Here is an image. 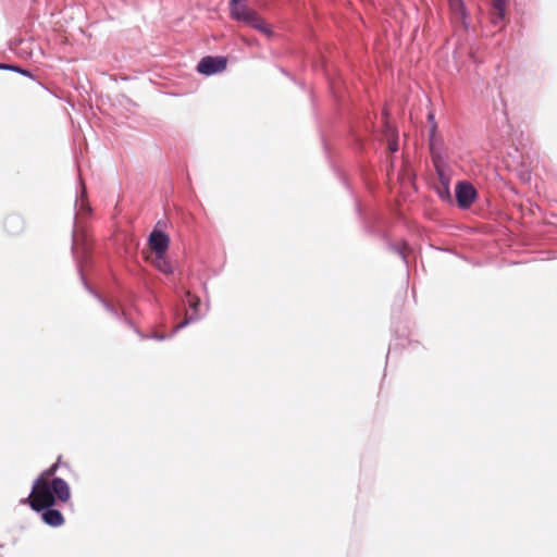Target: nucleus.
I'll use <instances>...</instances> for the list:
<instances>
[{
    "mask_svg": "<svg viewBox=\"0 0 557 557\" xmlns=\"http://www.w3.org/2000/svg\"><path fill=\"white\" fill-rule=\"evenodd\" d=\"M508 1L509 0H492V14L494 24H498L505 18Z\"/></svg>",
    "mask_w": 557,
    "mask_h": 557,
    "instance_id": "obj_9",
    "label": "nucleus"
},
{
    "mask_svg": "<svg viewBox=\"0 0 557 557\" xmlns=\"http://www.w3.org/2000/svg\"><path fill=\"white\" fill-rule=\"evenodd\" d=\"M137 333L140 335L141 338H152V339H156V341H164L168 336L163 333H160V332H153L150 336H144L139 331H137ZM173 332L171 333V336H173Z\"/></svg>",
    "mask_w": 557,
    "mask_h": 557,
    "instance_id": "obj_16",
    "label": "nucleus"
},
{
    "mask_svg": "<svg viewBox=\"0 0 557 557\" xmlns=\"http://www.w3.org/2000/svg\"><path fill=\"white\" fill-rule=\"evenodd\" d=\"M91 209L86 201V188L82 186L81 195L75 200V215L72 231V253L75 258L76 265L86 289H88L99 301L104 306L113 317L121 319L122 317L126 322L127 318L124 312H120L119 308L102 298L99 294L90 288L86 281V270L91 263L92 244L89 239L88 232L85 225V220L90 215Z\"/></svg>",
    "mask_w": 557,
    "mask_h": 557,
    "instance_id": "obj_1",
    "label": "nucleus"
},
{
    "mask_svg": "<svg viewBox=\"0 0 557 557\" xmlns=\"http://www.w3.org/2000/svg\"><path fill=\"white\" fill-rule=\"evenodd\" d=\"M148 243L156 256L162 257L169 248L170 238L165 233L153 230L149 235Z\"/></svg>",
    "mask_w": 557,
    "mask_h": 557,
    "instance_id": "obj_7",
    "label": "nucleus"
},
{
    "mask_svg": "<svg viewBox=\"0 0 557 557\" xmlns=\"http://www.w3.org/2000/svg\"><path fill=\"white\" fill-rule=\"evenodd\" d=\"M180 315H181V311H180V309H178V308H176V309L174 310V317H175V319H178V317H180Z\"/></svg>",
    "mask_w": 557,
    "mask_h": 557,
    "instance_id": "obj_20",
    "label": "nucleus"
},
{
    "mask_svg": "<svg viewBox=\"0 0 557 557\" xmlns=\"http://www.w3.org/2000/svg\"><path fill=\"white\" fill-rule=\"evenodd\" d=\"M407 249H408V246L405 244L403 245L401 247H398L397 248V252L400 255V257L403 258V260L407 263Z\"/></svg>",
    "mask_w": 557,
    "mask_h": 557,
    "instance_id": "obj_17",
    "label": "nucleus"
},
{
    "mask_svg": "<svg viewBox=\"0 0 557 557\" xmlns=\"http://www.w3.org/2000/svg\"><path fill=\"white\" fill-rule=\"evenodd\" d=\"M457 203L460 208H469L478 197V191L472 184L466 181L458 182L455 189Z\"/></svg>",
    "mask_w": 557,
    "mask_h": 557,
    "instance_id": "obj_5",
    "label": "nucleus"
},
{
    "mask_svg": "<svg viewBox=\"0 0 557 557\" xmlns=\"http://www.w3.org/2000/svg\"><path fill=\"white\" fill-rule=\"evenodd\" d=\"M185 295L189 299V308L191 309L193 313L190 315L185 313L184 320L178 322L174 326L173 334H175L180 330L186 327L190 323L199 321L201 319V314L199 313L200 298L193 296L191 293L188 290L185 293Z\"/></svg>",
    "mask_w": 557,
    "mask_h": 557,
    "instance_id": "obj_6",
    "label": "nucleus"
},
{
    "mask_svg": "<svg viewBox=\"0 0 557 557\" xmlns=\"http://www.w3.org/2000/svg\"><path fill=\"white\" fill-rule=\"evenodd\" d=\"M435 132H436V125L433 124L430 129V149L434 157H435V147H436Z\"/></svg>",
    "mask_w": 557,
    "mask_h": 557,
    "instance_id": "obj_15",
    "label": "nucleus"
},
{
    "mask_svg": "<svg viewBox=\"0 0 557 557\" xmlns=\"http://www.w3.org/2000/svg\"><path fill=\"white\" fill-rule=\"evenodd\" d=\"M154 264L159 271H161L165 274L173 273V267H172L171 262L164 258V256H162V257L156 256Z\"/></svg>",
    "mask_w": 557,
    "mask_h": 557,
    "instance_id": "obj_11",
    "label": "nucleus"
},
{
    "mask_svg": "<svg viewBox=\"0 0 557 557\" xmlns=\"http://www.w3.org/2000/svg\"><path fill=\"white\" fill-rule=\"evenodd\" d=\"M23 221L18 215H11L5 220L8 232L15 234L22 230Z\"/></svg>",
    "mask_w": 557,
    "mask_h": 557,
    "instance_id": "obj_10",
    "label": "nucleus"
},
{
    "mask_svg": "<svg viewBox=\"0 0 557 557\" xmlns=\"http://www.w3.org/2000/svg\"><path fill=\"white\" fill-rule=\"evenodd\" d=\"M0 70H7V71H10V72H17L24 76H28L30 77L32 74L29 71L25 70V69H22L17 65H13V64H5V63H0Z\"/></svg>",
    "mask_w": 557,
    "mask_h": 557,
    "instance_id": "obj_12",
    "label": "nucleus"
},
{
    "mask_svg": "<svg viewBox=\"0 0 557 557\" xmlns=\"http://www.w3.org/2000/svg\"><path fill=\"white\" fill-rule=\"evenodd\" d=\"M428 117H429V120H430L431 122H433V121H434V115H433V113H430Z\"/></svg>",
    "mask_w": 557,
    "mask_h": 557,
    "instance_id": "obj_21",
    "label": "nucleus"
},
{
    "mask_svg": "<svg viewBox=\"0 0 557 557\" xmlns=\"http://www.w3.org/2000/svg\"><path fill=\"white\" fill-rule=\"evenodd\" d=\"M449 7L455 14L463 16L465 8L462 0H449Z\"/></svg>",
    "mask_w": 557,
    "mask_h": 557,
    "instance_id": "obj_14",
    "label": "nucleus"
},
{
    "mask_svg": "<svg viewBox=\"0 0 557 557\" xmlns=\"http://www.w3.org/2000/svg\"><path fill=\"white\" fill-rule=\"evenodd\" d=\"M42 521L53 528L60 527L64 523L63 515L54 506H49L40 509Z\"/></svg>",
    "mask_w": 557,
    "mask_h": 557,
    "instance_id": "obj_8",
    "label": "nucleus"
},
{
    "mask_svg": "<svg viewBox=\"0 0 557 557\" xmlns=\"http://www.w3.org/2000/svg\"><path fill=\"white\" fill-rule=\"evenodd\" d=\"M70 498V486L63 479L53 476L51 482H45L44 478H37L29 496L21 503L29 505L34 511H40L44 506H55L58 502L66 503Z\"/></svg>",
    "mask_w": 557,
    "mask_h": 557,
    "instance_id": "obj_2",
    "label": "nucleus"
},
{
    "mask_svg": "<svg viewBox=\"0 0 557 557\" xmlns=\"http://www.w3.org/2000/svg\"><path fill=\"white\" fill-rule=\"evenodd\" d=\"M437 172H438V174H440V177H441L442 183H443V184H444V186H445V189H446V191H445V193H446V196L448 197V196H449V191H448V181L445 178V176H444L443 172H442L440 169H437Z\"/></svg>",
    "mask_w": 557,
    "mask_h": 557,
    "instance_id": "obj_18",
    "label": "nucleus"
},
{
    "mask_svg": "<svg viewBox=\"0 0 557 557\" xmlns=\"http://www.w3.org/2000/svg\"><path fill=\"white\" fill-rule=\"evenodd\" d=\"M226 64H227V61H226V58L224 57H220V55H215V57H212V55H208V57H203L197 64V71L200 73V74H203V75H207V76H210V75H213V74H216V73H220L222 72L223 70L226 69Z\"/></svg>",
    "mask_w": 557,
    "mask_h": 557,
    "instance_id": "obj_4",
    "label": "nucleus"
},
{
    "mask_svg": "<svg viewBox=\"0 0 557 557\" xmlns=\"http://www.w3.org/2000/svg\"><path fill=\"white\" fill-rule=\"evenodd\" d=\"M59 461L60 458L55 463L50 466L47 470H45L38 478H44L45 482H51V478L55 474L58 468H59Z\"/></svg>",
    "mask_w": 557,
    "mask_h": 557,
    "instance_id": "obj_13",
    "label": "nucleus"
},
{
    "mask_svg": "<svg viewBox=\"0 0 557 557\" xmlns=\"http://www.w3.org/2000/svg\"><path fill=\"white\" fill-rule=\"evenodd\" d=\"M397 149H398L397 143L395 140H391L388 143V150H389V152L394 153V152L397 151Z\"/></svg>",
    "mask_w": 557,
    "mask_h": 557,
    "instance_id": "obj_19",
    "label": "nucleus"
},
{
    "mask_svg": "<svg viewBox=\"0 0 557 557\" xmlns=\"http://www.w3.org/2000/svg\"><path fill=\"white\" fill-rule=\"evenodd\" d=\"M246 0H230V14L231 16L239 22H244L255 29L263 33L268 36L272 34L270 27L260 17V15L246 5Z\"/></svg>",
    "mask_w": 557,
    "mask_h": 557,
    "instance_id": "obj_3",
    "label": "nucleus"
}]
</instances>
